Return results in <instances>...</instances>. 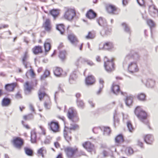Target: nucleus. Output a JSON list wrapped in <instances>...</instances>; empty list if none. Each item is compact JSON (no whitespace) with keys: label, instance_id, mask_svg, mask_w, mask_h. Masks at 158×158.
<instances>
[{"label":"nucleus","instance_id":"f257e3e1","mask_svg":"<svg viewBox=\"0 0 158 158\" xmlns=\"http://www.w3.org/2000/svg\"><path fill=\"white\" fill-rule=\"evenodd\" d=\"M135 113L140 121L146 125L149 129H151L149 126V121L148 119V114L141 106H137L136 107L135 110Z\"/></svg>","mask_w":158,"mask_h":158},{"label":"nucleus","instance_id":"f03ea898","mask_svg":"<svg viewBox=\"0 0 158 158\" xmlns=\"http://www.w3.org/2000/svg\"><path fill=\"white\" fill-rule=\"evenodd\" d=\"M104 66L107 72L110 73L114 70L115 65L114 58H112L111 59H109L107 56H105L104 58Z\"/></svg>","mask_w":158,"mask_h":158},{"label":"nucleus","instance_id":"7ed1b4c3","mask_svg":"<svg viewBox=\"0 0 158 158\" xmlns=\"http://www.w3.org/2000/svg\"><path fill=\"white\" fill-rule=\"evenodd\" d=\"M64 10L63 18L65 19L71 21L76 15V11L74 8L65 7Z\"/></svg>","mask_w":158,"mask_h":158},{"label":"nucleus","instance_id":"20e7f679","mask_svg":"<svg viewBox=\"0 0 158 158\" xmlns=\"http://www.w3.org/2000/svg\"><path fill=\"white\" fill-rule=\"evenodd\" d=\"M67 116L70 120L73 122H77L79 120L77 111L73 107L69 108L68 109Z\"/></svg>","mask_w":158,"mask_h":158},{"label":"nucleus","instance_id":"39448f33","mask_svg":"<svg viewBox=\"0 0 158 158\" xmlns=\"http://www.w3.org/2000/svg\"><path fill=\"white\" fill-rule=\"evenodd\" d=\"M11 142L15 148L19 149L22 148L24 143V139L19 137H14Z\"/></svg>","mask_w":158,"mask_h":158},{"label":"nucleus","instance_id":"423d86ee","mask_svg":"<svg viewBox=\"0 0 158 158\" xmlns=\"http://www.w3.org/2000/svg\"><path fill=\"white\" fill-rule=\"evenodd\" d=\"M105 8L108 13L112 15L118 14L119 11L118 8L116 6L111 4H106Z\"/></svg>","mask_w":158,"mask_h":158},{"label":"nucleus","instance_id":"0eeeda50","mask_svg":"<svg viewBox=\"0 0 158 158\" xmlns=\"http://www.w3.org/2000/svg\"><path fill=\"white\" fill-rule=\"evenodd\" d=\"M50 129L54 132H57L60 131V125L58 121L52 120L48 123Z\"/></svg>","mask_w":158,"mask_h":158},{"label":"nucleus","instance_id":"6e6552de","mask_svg":"<svg viewBox=\"0 0 158 158\" xmlns=\"http://www.w3.org/2000/svg\"><path fill=\"white\" fill-rule=\"evenodd\" d=\"M67 156L70 157H73L78 151L77 148L67 147L64 149Z\"/></svg>","mask_w":158,"mask_h":158},{"label":"nucleus","instance_id":"1a4fd4ad","mask_svg":"<svg viewBox=\"0 0 158 158\" xmlns=\"http://www.w3.org/2000/svg\"><path fill=\"white\" fill-rule=\"evenodd\" d=\"M45 88L43 86L41 87L38 90V95L39 100L40 101H42L45 97L47 98L48 97H49L45 91Z\"/></svg>","mask_w":158,"mask_h":158},{"label":"nucleus","instance_id":"9d476101","mask_svg":"<svg viewBox=\"0 0 158 158\" xmlns=\"http://www.w3.org/2000/svg\"><path fill=\"white\" fill-rule=\"evenodd\" d=\"M99 48L101 49L109 51L114 48V44L111 41H106L105 42L103 45L100 44Z\"/></svg>","mask_w":158,"mask_h":158},{"label":"nucleus","instance_id":"9b49d317","mask_svg":"<svg viewBox=\"0 0 158 158\" xmlns=\"http://www.w3.org/2000/svg\"><path fill=\"white\" fill-rule=\"evenodd\" d=\"M42 27L46 32H50L52 30V26L50 20L49 19H46L45 21L43 23Z\"/></svg>","mask_w":158,"mask_h":158},{"label":"nucleus","instance_id":"f8f14e48","mask_svg":"<svg viewBox=\"0 0 158 158\" xmlns=\"http://www.w3.org/2000/svg\"><path fill=\"white\" fill-rule=\"evenodd\" d=\"M83 147L87 151L91 152L94 150V146L89 141H86L82 144Z\"/></svg>","mask_w":158,"mask_h":158},{"label":"nucleus","instance_id":"ddd939ff","mask_svg":"<svg viewBox=\"0 0 158 158\" xmlns=\"http://www.w3.org/2000/svg\"><path fill=\"white\" fill-rule=\"evenodd\" d=\"M18 84L17 82H13L10 84H7L5 85V89L8 92L14 91L15 88L17 87Z\"/></svg>","mask_w":158,"mask_h":158},{"label":"nucleus","instance_id":"4468645a","mask_svg":"<svg viewBox=\"0 0 158 158\" xmlns=\"http://www.w3.org/2000/svg\"><path fill=\"white\" fill-rule=\"evenodd\" d=\"M148 12L152 17L155 18L158 16V10L154 5H151L149 6Z\"/></svg>","mask_w":158,"mask_h":158},{"label":"nucleus","instance_id":"2eb2a0df","mask_svg":"<svg viewBox=\"0 0 158 158\" xmlns=\"http://www.w3.org/2000/svg\"><path fill=\"white\" fill-rule=\"evenodd\" d=\"M68 39L70 43L75 46H77L79 42L77 37L73 34L71 33L68 35Z\"/></svg>","mask_w":158,"mask_h":158},{"label":"nucleus","instance_id":"dca6fc26","mask_svg":"<svg viewBox=\"0 0 158 158\" xmlns=\"http://www.w3.org/2000/svg\"><path fill=\"white\" fill-rule=\"evenodd\" d=\"M95 82V77L92 75L88 76L85 79V83L88 85H92L94 84Z\"/></svg>","mask_w":158,"mask_h":158},{"label":"nucleus","instance_id":"f3484780","mask_svg":"<svg viewBox=\"0 0 158 158\" xmlns=\"http://www.w3.org/2000/svg\"><path fill=\"white\" fill-rule=\"evenodd\" d=\"M128 70L130 73H134L138 71L139 69L136 63L131 62L128 66Z\"/></svg>","mask_w":158,"mask_h":158},{"label":"nucleus","instance_id":"a211bd4d","mask_svg":"<svg viewBox=\"0 0 158 158\" xmlns=\"http://www.w3.org/2000/svg\"><path fill=\"white\" fill-rule=\"evenodd\" d=\"M86 17L90 19H93L97 16V14L92 9H89L85 14Z\"/></svg>","mask_w":158,"mask_h":158},{"label":"nucleus","instance_id":"6ab92c4d","mask_svg":"<svg viewBox=\"0 0 158 158\" xmlns=\"http://www.w3.org/2000/svg\"><path fill=\"white\" fill-rule=\"evenodd\" d=\"M32 50L33 53L35 55L41 54L43 52L42 47L39 45L35 46L32 48Z\"/></svg>","mask_w":158,"mask_h":158},{"label":"nucleus","instance_id":"aec40b11","mask_svg":"<svg viewBox=\"0 0 158 158\" xmlns=\"http://www.w3.org/2000/svg\"><path fill=\"white\" fill-rule=\"evenodd\" d=\"M114 140L115 143L118 145L120 144L124 141L123 136L122 134H119L115 137Z\"/></svg>","mask_w":158,"mask_h":158},{"label":"nucleus","instance_id":"412c9836","mask_svg":"<svg viewBox=\"0 0 158 158\" xmlns=\"http://www.w3.org/2000/svg\"><path fill=\"white\" fill-rule=\"evenodd\" d=\"M147 24L150 27L151 29V36L152 37V29L154 28L156 26L155 22L151 19H148L146 20Z\"/></svg>","mask_w":158,"mask_h":158},{"label":"nucleus","instance_id":"4be33fe9","mask_svg":"<svg viewBox=\"0 0 158 158\" xmlns=\"http://www.w3.org/2000/svg\"><path fill=\"white\" fill-rule=\"evenodd\" d=\"M53 72L56 76L60 77L62 75L63 70L61 68L56 67L54 69Z\"/></svg>","mask_w":158,"mask_h":158},{"label":"nucleus","instance_id":"5701e85b","mask_svg":"<svg viewBox=\"0 0 158 158\" xmlns=\"http://www.w3.org/2000/svg\"><path fill=\"white\" fill-rule=\"evenodd\" d=\"M111 89L113 93L116 94H118L120 92L119 86L114 83L112 84Z\"/></svg>","mask_w":158,"mask_h":158},{"label":"nucleus","instance_id":"b1692460","mask_svg":"<svg viewBox=\"0 0 158 158\" xmlns=\"http://www.w3.org/2000/svg\"><path fill=\"white\" fill-rule=\"evenodd\" d=\"M144 139L145 142L148 144H151L154 140L152 136L149 134L145 135L144 137Z\"/></svg>","mask_w":158,"mask_h":158},{"label":"nucleus","instance_id":"393cba45","mask_svg":"<svg viewBox=\"0 0 158 158\" xmlns=\"http://www.w3.org/2000/svg\"><path fill=\"white\" fill-rule=\"evenodd\" d=\"M133 101V97L132 95L127 96L125 99V104L128 106H130L132 105Z\"/></svg>","mask_w":158,"mask_h":158},{"label":"nucleus","instance_id":"a878e982","mask_svg":"<svg viewBox=\"0 0 158 158\" xmlns=\"http://www.w3.org/2000/svg\"><path fill=\"white\" fill-rule=\"evenodd\" d=\"M50 14L55 19L59 15L60 10L56 9H53L49 11Z\"/></svg>","mask_w":158,"mask_h":158},{"label":"nucleus","instance_id":"bb28decb","mask_svg":"<svg viewBox=\"0 0 158 158\" xmlns=\"http://www.w3.org/2000/svg\"><path fill=\"white\" fill-rule=\"evenodd\" d=\"M63 134L64 138L67 141L69 142L71 140L72 137L70 131H67L64 129V131Z\"/></svg>","mask_w":158,"mask_h":158},{"label":"nucleus","instance_id":"cd10ccee","mask_svg":"<svg viewBox=\"0 0 158 158\" xmlns=\"http://www.w3.org/2000/svg\"><path fill=\"white\" fill-rule=\"evenodd\" d=\"M78 77V75L76 72H74L70 75L69 81L71 83H73V81H76Z\"/></svg>","mask_w":158,"mask_h":158},{"label":"nucleus","instance_id":"c85d7f7f","mask_svg":"<svg viewBox=\"0 0 158 158\" xmlns=\"http://www.w3.org/2000/svg\"><path fill=\"white\" fill-rule=\"evenodd\" d=\"M24 90L29 92H31L33 89L32 86L28 81H26L25 82L24 84Z\"/></svg>","mask_w":158,"mask_h":158},{"label":"nucleus","instance_id":"c756f323","mask_svg":"<svg viewBox=\"0 0 158 158\" xmlns=\"http://www.w3.org/2000/svg\"><path fill=\"white\" fill-rule=\"evenodd\" d=\"M124 152L127 156H130L133 154L134 151L131 147L127 146L125 148Z\"/></svg>","mask_w":158,"mask_h":158},{"label":"nucleus","instance_id":"7c9ffc66","mask_svg":"<svg viewBox=\"0 0 158 158\" xmlns=\"http://www.w3.org/2000/svg\"><path fill=\"white\" fill-rule=\"evenodd\" d=\"M24 150L25 154L28 156H32L34 155V152L31 148L25 147L24 148Z\"/></svg>","mask_w":158,"mask_h":158},{"label":"nucleus","instance_id":"2f4dec72","mask_svg":"<svg viewBox=\"0 0 158 158\" xmlns=\"http://www.w3.org/2000/svg\"><path fill=\"white\" fill-rule=\"evenodd\" d=\"M111 33V29L105 27L103 30L101 32V34L103 36H105L110 35Z\"/></svg>","mask_w":158,"mask_h":158},{"label":"nucleus","instance_id":"473e14b6","mask_svg":"<svg viewBox=\"0 0 158 158\" xmlns=\"http://www.w3.org/2000/svg\"><path fill=\"white\" fill-rule=\"evenodd\" d=\"M146 96L144 93H140L137 95L136 98L139 101H145L146 100Z\"/></svg>","mask_w":158,"mask_h":158},{"label":"nucleus","instance_id":"72a5a7b5","mask_svg":"<svg viewBox=\"0 0 158 158\" xmlns=\"http://www.w3.org/2000/svg\"><path fill=\"white\" fill-rule=\"evenodd\" d=\"M11 103V100L8 98H4L2 102V105L3 106H7Z\"/></svg>","mask_w":158,"mask_h":158},{"label":"nucleus","instance_id":"f704fd0d","mask_svg":"<svg viewBox=\"0 0 158 158\" xmlns=\"http://www.w3.org/2000/svg\"><path fill=\"white\" fill-rule=\"evenodd\" d=\"M67 55V53L66 51L63 50L60 52L59 57L62 61H64L66 59Z\"/></svg>","mask_w":158,"mask_h":158},{"label":"nucleus","instance_id":"c9c22d12","mask_svg":"<svg viewBox=\"0 0 158 158\" xmlns=\"http://www.w3.org/2000/svg\"><path fill=\"white\" fill-rule=\"evenodd\" d=\"M37 135L36 132L34 131L31 132V141L32 143H35L36 142Z\"/></svg>","mask_w":158,"mask_h":158},{"label":"nucleus","instance_id":"e433bc0d","mask_svg":"<svg viewBox=\"0 0 158 158\" xmlns=\"http://www.w3.org/2000/svg\"><path fill=\"white\" fill-rule=\"evenodd\" d=\"M95 36V32L94 31H92L88 32L87 35L85 36V38L87 39H94Z\"/></svg>","mask_w":158,"mask_h":158},{"label":"nucleus","instance_id":"4c0bfd02","mask_svg":"<svg viewBox=\"0 0 158 158\" xmlns=\"http://www.w3.org/2000/svg\"><path fill=\"white\" fill-rule=\"evenodd\" d=\"M56 29L59 31L60 33L63 34L65 31V28L64 25L62 24H58L56 26Z\"/></svg>","mask_w":158,"mask_h":158},{"label":"nucleus","instance_id":"58836bf2","mask_svg":"<svg viewBox=\"0 0 158 158\" xmlns=\"http://www.w3.org/2000/svg\"><path fill=\"white\" fill-rule=\"evenodd\" d=\"M51 102L50 100V97H48L46 99L44 103V107L47 109H49L51 106Z\"/></svg>","mask_w":158,"mask_h":158},{"label":"nucleus","instance_id":"ea45409f","mask_svg":"<svg viewBox=\"0 0 158 158\" xmlns=\"http://www.w3.org/2000/svg\"><path fill=\"white\" fill-rule=\"evenodd\" d=\"M85 59L80 57L77 59L75 61V64L76 65L78 66L80 64L85 63Z\"/></svg>","mask_w":158,"mask_h":158},{"label":"nucleus","instance_id":"a19ab883","mask_svg":"<svg viewBox=\"0 0 158 158\" xmlns=\"http://www.w3.org/2000/svg\"><path fill=\"white\" fill-rule=\"evenodd\" d=\"M44 47L45 52H47L50 50L51 46L50 43L46 42L44 43Z\"/></svg>","mask_w":158,"mask_h":158},{"label":"nucleus","instance_id":"79ce46f5","mask_svg":"<svg viewBox=\"0 0 158 158\" xmlns=\"http://www.w3.org/2000/svg\"><path fill=\"white\" fill-rule=\"evenodd\" d=\"M103 133L104 135H108L111 133V129L109 127H104L103 128Z\"/></svg>","mask_w":158,"mask_h":158},{"label":"nucleus","instance_id":"37998d69","mask_svg":"<svg viewBox=\"0 0 158 158\" xmlns=\"http://www.w3.org/2000/svg\"><path fill=\"white\" fill-rule=\"evenodd\" d=\"M50 74V72L49 70L48 69H46L43 75L41 76V79L42 80L44 79V78L49 76Z\"/></svg>","mask_w":158,"mask_h":158},{"label":"nucleus","instance_id":"c03bdc74","mask_svg":"<svg viewBox=\"0 0 158 158\" xmlns=\"http://www.w3.org/2000/svg\"><path fill=\"white\" fill-rule=\"evenodd\" d=\"M127 126L129 131L131 132H133L134 130V128L130 121H128L127 122Z\"/></svg>","mask_w":158,"mask_h":158},{"label":"nucleus","instance_id":"a18cd8bd","mask_svg":"<svg viewBox=\"0 0 158 158\" xmlns=\"http://www.w3.org/2000/svg\"><path fill=\"white\" fill-rule=\"evenodd\" d=\"M98 24L101 26H104L106 23L105 21L102 18H99L98 20Z\"/></svg>","mask_w":158,"mask_h":158},{"label":"nucleus","instance_id":"49530a36","mask_svg":"<svg viewBox=\"0 0 158 158\" xmlns=\"http://www.w3.org/2000/svg\"><path fill=\"white\" fill-rule=\"evenodd\" d=\"M122 26L124 27L125 31L128 33L130 34L131 31L129 27L127 25L124 23L122 24Z\"/></svg>","mask_w":158,"mask_h":158},{"label":"nucleus","instance_id":"de8ad7c7","mask_svg":"<svg viewBox=\"0 0 158 158\" xmlns=\"http://www.w3.org/2000/svg\"><path fill=\"white\" fill-rule=\"evenodd\" d=\"M45 151L44 148L42 147L39 149L37 151V153L39 156H41L43 157H44V155L43 154L44 152Z\"/></svg>","mask_w":158,"mask_h":158},{"label":"nucleus","instance_id":"09e8293b","mask_svg":"<svg viewBox=\"0 0 158 158\" xmlns=\"http://www.w3.org/2000/svg\"><path fill=\"white\" fill-rule=\"evenodd\" d=\"M28 57V54L27 52H25L22 57V61L23 64H24Z\"/></svg>","mask_w":158,"mask_h":158},{"label":"nucleus","instance_id":"8fccbe9b","mask_svg":"<svg viewBox=\"0 0 158 158\" xmlns=\"http://www.w3.org/2000/svg\"><path fill=\"white\" fill-rule=\"evenodd\" d=\"M77 106L79 107L83 108L84 106V104L83 101L82 100H77Z\"/></svg>","mask_w":158,"mask_h":158},{"label":"nucleus","instance_id":"3c124183","mask_svg":"<svg viewBox=\"0 0 158 158\" xmlns=\"http://www.w3.org/2000/svg\"><path fill=\"white\" fill-rule=\"evenodd\" d=\"M32 116V114H28L27 115H24L23 116V118L25 120H29L31 118Z\"/></svg>","mask_w":158,"mask_h":158},{"label":"nucleus","instance_id":"603ef678","mask_svg":"<svg viewBox=\"0 0 158 158\" xmlns=\"http://www.w3.org/2000/svg\"><path fill=\"white\" fill-rule=\"evenodd\" d=\"M15 98L17 99H19L22 98V96L21 93L19 92H18L15 96Z\"/></svg>","mask_w":158,"mask_h":158},{"label":"nucleus","instance_id":"864d4df0","mask_svg":"<svg viewBox=\"0 0 158 158\" xmlns=\"http://www.w3.org/2000/svg\"><path fill=\"white\" fill-rule=\"evenodd\" d=\"M85 152L82 151H80L78 152L76 155V157H80L82 156H85Z\"/></svg>","mask_w":158,"mask_h":158},{"label":"nucleus","instance_id":"5fc2aeb1","mask_svg":"<svg viewBox=\"0 0 158 158\" xmlns=\"http://www.w3.org/2000/svg\"><path fill=\"white\" fill-rule=\"evenodd\" d=\"M85 63H86L87 64L90 66H92L95 65L94 64L91 60L86 59H85Z\"/></svg>","mask_w":158,"mask_h":158},{"label":"nucleus","instance_id":"6e6d98bb","mask_svg":"<svg viewBox=\"0 0 158 158\" xmlns=\"http://www.w3.org/2000/svg\"><path fill=\"white\" fill-rule=\"evenodd\" d=\"M79 128L78 126L76 124H74L71 125V126L70 127V130H75L78 129Z\"/></svg>","mask_w":158,"mask_h":158},{"label":"nucleus","instance_id":"4d7b16f0","mask_svg":"<svg viewBox=\"0 0 158 158\" xmlns=\"http://www.w3.org/2000/svg\"><path fill=\"white\" fill-rule=\"evenodd\" d=\"M30 74L31 77L34 78L35 74L33 69H31L29 70Z\"/></svg>","mask_w":158,"mask_h":158},{"label":"nucleus","instance_id":"13d9d810","mask_svg":"<svg viewBox=\"0 0 158 158\" xmlns=\"http://www.w3.org/2000/svg\"><path fill=\"white\" fill-rule=\"evenodd\" d=\"M39 128L41 130L42 134L44 135H45L46 134V130L44 127L42 126H40Z\"/></svg>","mask_w":158,"mask_h":158},{"label":"nucleus","instance_id":"bf43d9fd","mask_svg":"<svg viewBox=\"0 0 158 158\" xmlns=\"http://www.w3.org/2000/svg\"><path fill=\"white\" fill-rule=\"evenodd\" d=\"M138 3L140 6H143L144 5V0H137Z\"/></svg>","mask_w":158,"mask_h":158},{"label":"nucleus","instance_id":"052dcab7","mask_svg":"<svg viewBox=\"0 0 158 158\" xmlns=\"http://www.w3.org/2000/svg\"><path fill=\"white\" fill-rule=\"evenodd\" d=\"M22 124L23 125V126L26 129H30V127L29 126V125H28V124H25V123L24 121H22Z\"/></svg>","mask_w":158,"mask_h":158},{"label":"nucleus","instance_id":"680f3d73","mask_svg":"<svg viewBox=\"0 0 158 158\" xmlns=\"http://www.w3.org/2000/svg\"><path fill=\"white\" fill-rule=\"evenodd\" d=\"M9 26L7 24H3L0 26V30L8 28Z\"/></svg>","mask_w":158,"mask_h":158},{"label":"nucleus","instance_id":"e2e57ef3","mask_svg":"<svg viewBox=\"0 0 158 158\" xmlns=\"http://www.w3.org/2000/svg\"><path fill=\"white\" fill-rule=\"evenodd\" d=\"M54 145L55 147L56 148H59L60 147L59 143L57 142H54Z\"/></svg>","mask_w":158,"mask_h":158},{"label":"nucleus","instance_id":"0e129e2a","mask_svg":"<svg viewBox=\"0 0 158 158\" xmlns=\"http://www.w3.org/2000/svg\"><path fill=\"white\" fill-rule=\"evenodd\" d=\"M130 0H123L122 3L124 6L127 5Z\"/></svg>","mask_w":158,"mask_h":158},{"label":"nucleus","instance_id":"69168bd1","mask_svg":"<svg viewBox=\"0 0 158 158\" xmlns=\"http://www.w3.org/2000/svg\"><path fill=\"white\" fill-rule=\"evenodd\" d=\"M102 155L104 157L107 156L108 155V152L106 151H103L102 153Z\"/></svg>","mask_w":158,"mask_h":158},{"label":"nucleus","instance_id":"338daca9","mask_svg":"<svg viewBox=\"0 0 158 158\" xmlns=\"http://www.w3.org/2000/svg\"><path fill=\"white\" fill-rule=\"evenodd\" d=\"M89 104L92 107H94L95 106V104L92 101H89Z\"/></svg>","mask_w":158,"mask_h":158},{"label":"nucleus","instance_id":"774afa93","mask_svg":"<svg viewBox=\"0 0 158 158\" xmlns=\"http://www.w3.org/2000/svg\"><path fill=\"white\" fill-rule=\"evenodd\" d=\"M99 83L102 85V88L103 87V84L104 83V81L102 79H100L99 80Z\"/></svg>","mask_w":158,"mask_h":158}]
</instances>
